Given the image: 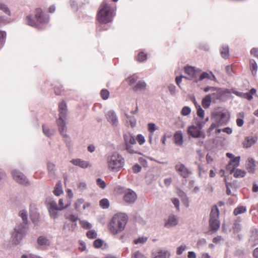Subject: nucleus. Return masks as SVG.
<instances>
[{"label": "nucleus", "mask_w": 258, "mask_h": 258, "mask_svg": "<svg viewBox=\"0 0 258 258\" xmlns=\"http://www.w3.org/2000/svg\"><path fill=\"white\" fill-rule=\"evenodd\" d=\"M59 118L57 120V124L60 135L64 138V142L66 146L70 149L72 147V143L69 136L67 134V127L66 125V116L67 114V107L66 103L62 101L59 104Z\"/></svg>", "instance_id": "obj_1"}, {"label": "nucleus", "mask_w": 258, "mask_h": 258, "mask_svg": "<svg viewBox=\"0 0 258 258\" xmlns=\"http://www.w3.org/2000/svg\"><path fill=\"white\" fill-rule=\"evenodd\" d=\"M106 163L109 170L118 172L124 166L125 160L121 154L114 151L106 156Z\"/></svg>", "instance_id": "obj_2"}, {"label": "nucleus", "mask_w": 258, "mask_h": 258, "mask_svg": "<svg viewBox=\"0 0 258 258\" xmlns=\"http://www.w3.org/2000/svg\"><path fill=\"white\" fill-rule=\"evenodd\" d=\"M128 220L127 216L124 213L115 215L110 222L109 228L112 234L116 235L122 231Z\"/></svg>", "instance_id": "obj_3"}, {"label": "nucleus", "mask_w": 258, "mask_h": 258, "mask_svg": "<svg viewBox=\"0 0 258 258\" xmlns=\"http://www.w3.org/2000/svg\"><path fill=\"white\" fill-rule=\"evenodd\" d=\"M35 20L32 15H28L25 19L26 23L32 27L39 28L40 25L46 24L49 21L48 15L43 12L40 8H37L35 11Z\"/></svg>", "instance_id": "obj_4"}, {"label": "nucleus", "mask_w": 258, "mask_h": 258, "mask_svg": "<svg viewBox=\"0 0 258 258\" xmlns=\"http://www.w3.org/2000/svg\"><path fill=\"white\" fill-rule=\"evenodd\" d=\"M114 16L113 11L105 2L100 6L97 18L100 23L106 24L112 21Z\"/></svg>", "instance_id": "obj_5"}, {"label": "nucleus", "mask_w": 258, "mask_h": 258, "mask_svg": "<svg viewBox=\"0 0 258 258\" xmlns=\"http://www.w3.org/2000/svg\"><path fill=\"white\" fill-rule=\"evenodd\" d=\"M219 213V210L216 205L212 207L209 219V227L211 231L216 232L220 228Z\"/></svg>", "instance_id": "obj_6"}, {"label": "nucleus", "mask_w": 258, "mask_h": 258, "mask_svg": "<svg viewBox=\"0 0 258 258\" xmlns=\"http://www.w3.org/2000/svg\"><path fill=\"white\" fill-rule=\"evenodd\" d=\"M45 202L50 217L53 219L56 218L58 215L57 211H59L56 202L53 198L48 197Z\"/></svg>", "instance_id": "obj_7"}, {"label": "nucleus", "mask_w": 258, "mask_h": 258, "mask_svg": "<svg viewBox=\"0 0 258 258\" xmlns=\"http://www.w3.org/2000/svg\"><path fill=\"white\" fill-rule=\"evenodd\" d=\"M213 117L215 121L218 124V126L225 125L229 121V116L226 111H217L213 113Z\"/></svg>", "instance_id": "obj_8"}, {"label": "nucleus", "mask_w": 258, "mask_h": 258, "mask_svg": "<svg viewBox=\"0 0 258 258\" xmlns=\"http://www.w3.org/2000/svg\"><path fill=\"white\" fill-rule=\"evenodd\" d=\"M185 73L188 76V77H185L184 78L190 80H197L202 70L200 69L191 66H186L184 68Z\"/></svg>", "instance_id": "obj_9"}, {"label": "nucleus", "mask_w": 258, "mask_h": 258, "mask_svg": "<svg viewBox=\"0 0 258 258\" xmlns=\"http://www.w3.org/2000/svg\"><path fill=\"white\" fill-rule=\"evenodd\" d=\"M11 173L14 179L19 183L24 185L29 184L28 179L22 172L17 170H13Z\"/></svg>", "instance_id": "obj_10"}, {"label": "nucleus", "mask_w": 258, "mask_h": 258, "mask_svg": "<svg viewBox=\"0 0 258 258\" xmlns=\"http://www.w3.org/2000/svg\"><path fill=\"white\" fill-rule=\"evenodd\" d=\"M175 170L184 178H187L191 173V171L183 164L178 163L175 166Z\"/></svg>", "instance_id": "obj_11"}, {"label": "nucleus", "mask_w": 258, "mask_h": 258, "mask_svg": "<svg viewBox=\"0 0 258 258\" xmlns=\"http://www.w3.org/2000/svg\"><path fill=\"white\" fill-rule=\"evenodd\" d=\"M137 198L136 193L131 189H126L124 193L123 200L128 204H133Z\"/></svg>", "instance_id": "obj_12"}, {"label": "nucleus", "mask_w": 258, "mask_h": 258, "mask_svg": "<svg viewBox=\"0 0 258 258\" xmlns=\"http://www.w3.org/2000/svg\"><path fill=\"white\" fill-rule=\"evenodd\" d=\"M187 133L193 138H198L202 137L205 138V134L204 132L200 131L199 129L195 125H191L188 127Z\"/></svg>", "instance_id": "obj_13"}, {"label": "nucleus", "mask_w": 258, "mask_h": 258, "mask_svg": "<svg viewBox=\"0 0 258 258\" xmlns=\"http://www.w3.org/2000/svg\"><path fill=\"white\" fill-rule=\"evenodd\" d=\"M105 117L107 121L112 125L117 126L118 124V120L115 112L113 110H109L105 113Z\"/></svg>", "instance_id": "obj_14"}, {"label": "nucleus", "mask_w": 258, "mask_h": 258, "mask_svg": "<svg viewBox=\"0 0 258 258\" xmlns=\"http://www.w3.org/2000/svg\"><path fill=\"white\" fill-rule=\"evenodd\" d=\"M171 252L168 250L160 249L156 252L152 253L153 258H170Z\"/></svg>", "instance_id": "obj_15"}, {"label": "nucleus", "mask_w": 258, "mask_h": 258, "mask_svg": "<svg viewBox=\"0 0 258 258\" xmlns=\"http://www.w3.org/2000/svg\"><path fill=\"white\" fill-rule=\"evenodd\" d=\"M240 160V157L237 156L230 160L226 166L227 170H229L230 173H233L235 168L239 166Z\"/></svg>", "instance_id": "obj_16"}, {"label": "nucleus", "mask_w": 258, "mask_h": 258, "mask_svg": "<svg viewBox=\"0 0 258 258\" xmlns=\"http://www.w3.org/2000/svg\"><path fill=\"white\" fill-rule=\"evenodd\" d=\"M257 138L254 136H248L245 137L243 142V147L245 148H249L255 144Z\"/></svg>", "instance_id": "obj_17"}, {"label": "nucleus", "mask_w": 258, "mask_h": 258, "mask_svg": "<svg viewBox=\"0 0 258 258\" xmlns=\"http://www.w3.org/2000/svg\"><path fill=\"white\" fill-rule=\"evenodd\" d=\"M71 162L74 165L78 166L82 168H87L91 166V164L88 161L83 160L81 159H74Z\"/></svg>", "instance_id": "obj_18"}, {"label": "nucleus", "mask_w": 258, "mask_h": 258, "mask_svg": "<svg viewBox=\"0 0 258 258\" xmlns=\"http://www.w3.org/2000/svg\"><path fill=\"white\" fill-rule=\"evenodd\" d=\"M174 143L178 146H181L183 143V136L182 132L177 131L175 133L174 136Z\"/></svg>", "instance_id": "obj_19"}, {"label": "nucleus", "mask_w": 258, "mask_h": 258, "mask_svg": "<svg viewBox=\"0 0 258 258\" xmlns=\"http://www.w3.org/2000/svg\"><path fill=\"white\" fill-rule=\"evenodd\" d=\"M211 75H210V74H209L207 72H204L202 74L201 73L198 79L195 80V82L198 83L199 81H201L205 79H208L210 80H216L215 76L212 73H211Z\"/></svg>", "instance_id": "obj_20"}, {"label": "nucleus", "mask_w": 258, "mask_h": 258, "mask_svg": "<svg viewBox=\"0 0 258 258\" xmlns=\"http://www.w3.org/2000/svg\"><path fill=\"white\" fill-rule=\"evenodd\" d=\"M178 223L177 218L174 215L169 216L168 220L165 223V227L170 228L176 225Z\"/></svg>", "instance_id": "obj_21"}, {"label": "nucleus", "mask_w": 258, "mask_h": 258, "mask_svg": "<svg viewBox=\"0 0 258 258\" xmlns=\"http://www.w3.org/2000/svg\"><path fill=\"white\" fill-rule=\"evenodd\" d=\"M27 224L23 222L17 224L14 229V231L25 235L26 232Z\"/></svg>", "instance_id": "obj_22"}, {"label": "nucleus", "mask_w": 258, "mask_h": 258, "mask_svg": "<svg viewBox=\"0 0 258 258\" xmlns=\"http://www.w3.org/2000/svg\"><path fill=\"white\" fill-rule=\"evenodd\" d=\"M30 216L32 222L35 225H38L40 218L39 213L36 211L30 210Z\"/></svg>", "instance_id": "obj_23"}, {"label": "nucleus", "mask_w": 258, "mask_h": 258, "mask_svg": "<svg viewBox=\"0 0 258 258\" xmlns=\"http://www.w3.org/2000/svg\"><path fill=\"white\" fill-rule=\"evenodd\" d=\"M123 138L125 145H134L136 143L135 138L131 134H124Z\"/></svg>", "instance_id": "obj_24"}, {"label": "nucleus", "mask_w": 258, "mask_h": 258, "mask_svg": "<svg viewBox=\"0 0 258 258\" xmlns=\"http://www.w3.org/2000/svg\"><path fill=\"white\" fill-rule=\"evenodd\" d=\"M212 93L210 94H208V95H210L212 101H215L217 99H219L221 98V91L220 89L216 87V90L212 91Z\"/></svg>", "instance_id": "obj_25"}, {"label": "nucleus", "mask_w": 258, "mask_h": 258, "mask_svg": "<svg viewBox=\"0 0 258 258\" xmlns=\"http://www.w3.org/2000/svg\"><path fill=\"white\" fill-rule=\"evenodd\" d=\"M250 240L255 245L258 244V228H253L251 230Z\"/></svg>", "instance_id": "obj_26"}, {"label": "nucleus", "mask_w": 258, "mask_h": 258, "mask_svg": "<svg viewBox=\"0 0 258 258\" xmlns=\"http://www.w3.org/2000/svg\"><path fill=\"white\" fill-rule=\"evenodd\" d=\"M24 235H25L23 234L14 231L12 236L13 238V241L16 244H19Z\"/></svg>", "instance_id": "obj_27"}, {"label": "nucleus", "mask_w": 258, "mask_h": 258, "mask_svg": "<svg viewBox=\"0 0 258 258\" xmlns=\"http://www.w3.org/2000/svg\"><path fill=\"white\" fill-rule=\"evenodd\" d=\"M146 83L144 81H139L133 87V90L136 92L144 90L146 89Z\"/></svg>", "instance_id": "obj_28"}, {"label": "nucleus", "mask_w": 258, "mask_h": 258, "mask_svg": "<svg viewBox=\"0 0 258 258\" xmlns=\"http://www.w3.org/2000/svg\"><path fill=\"white\" fill-rule=\"evenodd\" d=\"M47 167V170H48L49 176L50 177H51L52 178H55V165L51 162H48Z\"/></svg>", "instance_id": "obj_29"}, {"label": "nucleus", "mask_w": 258, "mask_h": 258, "mask_svg": "<svg viewBox=\"0 0 258 258\" xmlns=\"http://www.w3.org/2000/svg\"><path fill=\"white\" fill-rule=\"evenodd\" d=\"M212 101V100L211 99L210 96L207 95L202 99V105L204 108H208L210 107Z\"/></svg>", "instance_id": "obj_30"}, {"label": "nucleus", "mask_w": 258, "mask_h": 258, "mask_svg": "<svg viewBox=\"0 0 258 258\" xmlns=\"http://www.w3.org/2000/svg\"><path fill=\"white\" fill-rule=\"evenodd\" d=\"M62 193L63 190L62 187V183L60 181H59L55 185L54 189L53 190V194L56 196H59Z\"/></svg>", "instance_id": "obj_31"}, {"label": "nucleus", "mask_w": 258, "mask_h": 258, "mask_svg": "<svg viewBox=\"0 0 258 258\" xmlns=\"http://www.w3.org/2000/svg\"><path fill=\"white\" fill-rule=\"evenodd\" d=\"M247 170L249 173H253L255 170V164L254 161L253 159L250 158L248 159L247 164Z\"/></svg>", "instance_id": "obj_32"}, {"label": "nucleus", "mask_w": 258, "mask_h": 258, "mask_svg": "<svg viewBox=\"0 0 258 258\" xmlns=\"http://www.w3.org/2000/svg\"><path fill=\"white\" fill-rule=\"evenodd\" d=\"M38 244L40 246H46L49 245V240L44 236H39L37 239Z\"/></svg>", "instance_id": "obj_33"}, {"label": "nucleus", "mask_w": 258, "mask_h": 258, "mask_svg": "<svg viewBox=\"0 0 258 258\" xmlns=\"http://www.w3.org/2000/svg\"><path fill=\"white\" fill-rule=\"evenodd\" d=\"M220 53L222 57L225 59L229 57V47L228 46H223L220 49Z\"/></svg>", "instance_id": "obj_34"}, {"label": "nucleus", "mask_w": 258, "mask_h": 258, "mask_svg": "<svg viewBox=\"0 0 258 258\" xmlns=\"http://www.w3.org/2000/svg\"><path fill=\"white\" fill-rule=\"evenodd\" d=\"M237 116L238 117L236 119V124L238 126L241 127L243 125L244 123V120L243 118L244 117V113L243 112H239L237 114Z\"/></svg>", "instance_id": "obj_35"}, {"label": "nucleus", "mask_w": 258, "mask_h": 258, "mask_svg": "<svg viewBox=\"0 0 258 258\" xmlns=\"http://www.w3.org/2000/svg\"><path fill=\"white\" fill-rule=\"evenodd\" d=\"M250 68L253 75H255L257 70V66L254 59H250L249 61Z\"/></svg>", "instance_id": "obj_36"}, {"label": "nucleus", "mask_w": 258, "mask_h": 258, "mask_svg": "<svg viewBox=\"0 0 258 258\" xmlns=\"http://www.w3.org/2000/svg\"><path fill=\"white\" fill-rule=\"evenodd\" d=\"M19 216L21 217L23 222L28 223L27 212L25 210H21L19 212Z\"/></svg>", "instance_id": "obj_37"}, {"label": "nucleus", "mask_w": 258, "mask_h": 258, "mask_svg": "<svg viewBox=\"0 0 258 258\" xmlns=\"http://www.w3.org/2000/svg\"><path fill=\"white\" fill-rule=\"evenodd\" d=\"M42 130L44 134L47 136L50 137L54 134V130H50V129L46 125L42 126Z\"/></svg>", "instance_id": "obj_38"}, {"label": "nucleus", "mask_w": 258, "mask_h": 258, "mask_svg": "<svg viewBox=\"0 0 258 258\" xmlns=\"http://www.w3.org/2000/svg\"><path fill=\"white\" fill-rule=\"evenodd\" d=\"M127 121L130 123V124L132 127H134L136 124V119L134 116H130L127 114H125Z\"/></svg>", "instance_id": "obj_39"}, {"label": "nucleus", "mask_w": 258, "mask_h": 258, "mask_svg": "<svg viewBox=\"0 0 258 258\" xmlns=\"http://www.w3.org/2000/svg\"><path fill=\"white\" fill-rule=\"evenodd\" d=\"M99 205L103 209H107L109 207V202L107 199H103L99 202Z\"/></svg>", "instance_id": "obj_40"}, {"label": "nucleus", "mask_w": 258, "mask_h": 258, "mask_svg": "<svg viewBox=\"0 0 258 258\" xmlns=\"http://www.w3.org/2000/svg\"><path fill=\"white\" fill-rule=\"evenodd\" d=\"M246 211V209L245 207L244 206H239L235 209L234 211V214L235 215H237L238 214H242L245 212Z\"/></svg>", "instance_id": "obj_41"}, {"label": "nucleus", "mask_w": 258, "mask_h": 258, "mask_svg": "<svg viewBox=\"0 0 258 258\" xmlns=\"http://www.w3.org/2000/svg\"><path fill=\"white\" fill-rule=\"evenodd\" d=\"M234 176L236 178L243 177L245 176L246 173L244 170L240 169H236L235 171L234 170Z\"/></svg>", "instance_id": "obj_42"}, {"label": "nucleus", "mask_w": 258, "mask_h": 258, "mask_svg": "<svg viewBox=\"0 0 258 258\" xmlns=\"http://www.w3.org/2000/svg\"><path fill=\"white\" fill-rule=\"evenodd\" d=\"M0 10L3 11L5 13L9 16L11 15V11L8 6L6 4L1 2H0Z\"/></svg>", "instance_id": "obj_43"}, {"label": "nucleus", "mask_w": 258, "mask_h": 258, "mask_svg": "<svg viewBox=\"0 0 258 258\" xmlns=\"http://www.w3.org/2000/svg\"><path fill=\"white\" fill-rule=\"evenodd\" d=\"M125 145V150L127 151V152L131 154H140L141 153L139 152H138L137 151H135L133 147V145Z\"/></svg>", "instance_id": "obj_44"}, {"label": "nucleus", "mask_w": 258, "mask_h": 258, "mask_svg": "<svg viewBox=\"0 0 258 258\" xmlns=\"http://www.w3.org/2000/svg\"><path fill=\"white\" fill-rule=\"evenodd\" d=\"M148 130L150 134H153L154 132L157 130V128L154 123H149L148 124Z\"/></svg>", "instance_id": "obj_45"}, {"label": "nucleus", "mask_w": 258, "mask_h": 258, "mask_svg": "<svg viewBox=\"0 0 258 258\" xmlns=\"http://www.w3.org/2000/svg\"><path fill=\"white\" fill-rule=\"evenodd\" d=\"M6 32L4 31H2L0 30V45L3 46L4 43L5 42L6 38Z\"/></svg>", "instance_id": "obj_46"}, {"label": "nucleus", "mask_w": 258, "mask_h": 258, "mask_svg": "<svg viewBox=\"0 0 258 258\" xmlns=\"http://www.w3.org/2000/svg\"><path fill=\"white\" fill-rule=\"evenodd\" d=\"M87 236L90 239H94L97 237V234L94 230H90L87 232Z\"/></svg>", "instance_id": "obj_47"}, {"label": "nucleus", "mask_w": 258, "mask_h": 258, "mask_svg": "<svg viewBox=\"0 0 258 258\" xmlns=\"http://www.w3.org/2000/svg\"><path fill=\"white\" fill-rule=\"evenodd\" d=\"M132 258H147L142 252L138 250L132 254Z\"/></svg>", "instance_id": "obj_48"}, {"label": "nucleus", "mask_w": 258, "mask_h": 258, "mask_svg": "<svg viewBox=\"0 0 258 258\" xmlns=\"http://www.w3.org/2000/svg\"><path fill=\"white\" fill-rule=\"evenodd\" d=\"M96 183L97 185L102 189H104L106 186L105 182L100 178L97 179Z\"/></svg>", "instance_id": "obj_49"}, {"label": "nucleus", "mask_w": 258, "mask_h": 258, "mask_svg": "<svg viewBox=\"0 0 258 258\" xmlns=\"http://www.w3.org/2000/svg\"><path fill=\"white\" fill-rule=\"evenodd\" d=\"M191 112V109L188 106H184L181 111V114L183 116H186Z\"/></svg>", "instance_id": "obj_50"}, {"label": "nucleus", "mask_w": 258, "mask_h": 258, "mask_svg": "<svg viewBox=\"0 0 258 258\" xmlns=\"http://www.w3.org/2000/svg\"><path fill=\"white\" fill-rule=\"evenodd\" d=\"M147 239H148L147 237H139V238L135 240L134 243L136 244H140V243L144 244L147 242Z\"/></svg>", "instance_id": "obj_51"}, {"label": "nucleus", "mask_w": 258, "mask_h": 258, "mask_svg": "<svg viewBox=\"0 0 258 258\" xmlns=\"http://www.w3.org/2000/svg\"><path fill=\"white\" fill-rule=\"evenodd\" d=\"M196 109L197 110L198 116L202 118H203L205 115L204 110L202 108L201 106H198L197 108Z\"/></svg>", "instance_id": "obj_52"}, {"label": "nucleus", "mask_w": 258, "mask_h": 258, "mask_svg": "<svg viewBox=\"0 0 258 258\" xmlns=\"http://www.w3.org/2000/svg\"><path fill=\"white\" fill-rule=\"evenodd\" d=\"M103 243V240L100 239H97L95 240L93 242V245L95 248H100Z\"/></svg>", "instance_id": "obj_53"}, {"label": "nucleus", "mask_w": 258, "mask_h": 258, "mask_svg": "<svg viewBox=\"0 0 258 258\" xmlns=\"http://www.w3.org/2000/svg\"><path fill=\"white\" fill-rule=\"evenodd\" d=\"M58 203H59V206H58L59 211L63 210V209L67 208L70 205V203H69V204H67V205L64 206L63 200L62 199H60L59 200Z\"/></svg>", "instance_id": "obj_54"}, {"label": "nucleus", "mask_w": 258, "mask_h": 258, "mask_svg": "<svg viewBox=\"0 0 258 258\" xmlns=\"http://www.w3.org/2000/svg\"><path fill=\"white\" fill-rule=\"evenodd\" d=\"M80 223L81 226L86 229H90L92 227V225L90 223L85 221H81Z\"/></svg>", "instance_id": "obj_55"}, {"label": "nucleus", "mask_w": 258, "mask_h": 258, "mask_svg": "<svg viewBox=\"0 0 258 258\" xmlns=\"http://www.w3.org/2000/svg\"><path fill=\"white\" fill-rule=\"evenodd\" d=\"M147 59V54L143 52H140L137 57V59L139 61L142 62Z\"/></svg>", "instance_id": "obj_56"}, {"label": "nucleus", "mask_w": 258, "mask_h": 258, "mask_svg": "<svg viewBox=\"0 0 258 258\" xmlns=\"http://www.w3.org/2000/svg\"><path fill=\"white\" fill-rule=\"evenodd\" d=\"M101 95L103 99L106 100L108 98L109 92L107 90L103 89L101 91Z\"/></svg>", "instance_id": "obj_57"}, {"label": "nucleus", "mask_w": 258, "mask_h": 258, "mask_svg": "<svg viewBox=\"0 0 258 258\" xmlns=\"http://www.w3.org/2000/svg\"><path fill=\"white\" fill-rule=\"evenodd\" d=\"M168 90L170 93V94L172 95H174L176 92V87L173 84H170L168 86Z\"/></svg>", "instance_id": "obj_58"}, {"label": "nucleus", "mask_w": 258, "mask_h": 258, "mask_svg": "<svg viewBox=\"0 0 258 258\" xmlns=\"http://www.w3.org/2000/svg\"><path fill=\"white\" fill-rule=\"evenodd\" d=\"M6 176L5 173L0 169V188L3 186V181L5 179Z\"/></svg>", "instance_id": "obj_59"}, {"label": "nucleus", "mask_w": 258, "mask_h": 258, "mask_svg": "<svg viewBox=\"0 0 258 258\" xmlns=\"http://www.w3.org/2000/svg\"><path fill=\"white\" fill-rule=\"evenodd\" d=\"M207 244L206 240L205 238L200 239L197 242V246L198 247H201Z\"/></svg>", "instance_id": "obj_60"}, {"label": "nucleus", "mask_w": 258, "mask_h": 258, "mask_svg": "<svg viewBox=\"0 0 258 258\" xmlns=\"http://www.w3.org/2000/svg\"><path fill=\"white\" fill-rule=\"evenodd\" d=\"M138 78L136 76H133L128 77L127 80L129 81L130 85H132L134 84L138 80Z\"/></svg>", "instance_id": "obj_61"}, {"label": "nucleus", "mask_w": 258, "mask_h": 258, "mask_svg": "<svg viewBox=\"0 0 258 258\" xmlns=\"http://www.w3.org/2000/svg\"><path fill=\"white\" fill-rule=\"evenodd\" d=\"M185 248H186V246L184 245H182L179 246L177 248L176 253L178 255L181 254L183 253V252L185 250Z\"/></svg>", "instance_id": "obj_62"}, {"label": "nucleus", "mask_w": 258, "mask_h": 258, "mask_svg": "<svg viewBox=\"0 0 258 258\" xmlns=\"http://www.w3.org/2000/svg\"><path fill=\"white\" fill-rule=\"evenodd\" d=\"M142 167L139 164H136L133 167V171L135 173H138L141 171Z\"/></svg>", "instance_id": "obj_63"}, {"label": "nucleus", "mask_w": 258, "mask_h": 258, "mask_svg": "<svg viewBox=\"0 0 258 258\" xmlns=\"http://www.w3.org/2000/svg\"><path fill=\"white\" fill-rule=\"evenodd\" d=\"M21 258H42L40 256L35 255L34 254H29L28 255L23 254L22 255Z\"/></svg>", "instance_id": "obj_64"}]
</instances>
